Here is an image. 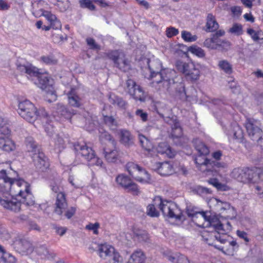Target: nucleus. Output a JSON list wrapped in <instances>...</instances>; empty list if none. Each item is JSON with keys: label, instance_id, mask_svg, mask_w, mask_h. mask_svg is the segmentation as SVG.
Instances as JSON below:
<instances>
[{"label": "nucleus", "instance_id": "nucleus-1", "mask_svg": "<svg viewBox=\"0 0 263 263\" xmlns=\"http://www.w3.org/2000/svg\"><path fill=\"white\" fill-rule=\"evenodd\" d=\"M17 70L22 73H26L27 77L35 81V83L46 93V99L49 102L56 100L57 96L53 87V80L46 74L40 73L39 69L31 64L18 65Z\"/></svg>", "mask_w": 263, "mask_h": 263}, {"label": "nucleus", "instance_id": "nucleus-2", "mask_svg": "<svg viewBox=\"0 0 263 263\" xmlns=\"http://www.w3.org/2000/svg\"><path fill=\"white\" fill-rule=\"evenodd\" d=\"M175 71L170 69H164L156 73L152 79V84L156 89L164 92L176 91L180 94V97H189L185 90L184 85L181 83H176L174 78Z\"/></svg>", "mask_w": 263, "mask_h": 263}, {"label": "nucleus", "instance_id": "nucleus-3", "mask_svg": "<svg viewBox=\"0 0 263 263\" xmlns=\"http://www.w3.org/2000/svg\"><path fill=\"white\" fill-rule=\"evenodd\" d=\"M186 214L197 226L201 228L212 227L215 230H223L222 224L211 211H199L196 208H188Z\"/></svg>", "mask_w": 263, "mask_h": 263}, {"label": "nucleus", "instance_id": "nucleus-4", "mask_svg": "<svg viewBox=\"0 0 263 263\" xmlns=\"http://www.w3.org/2000/svg\"><path fill=\"white\" fill-rule=\"evenodd\" d=\"M9 194L20 204L19 210L15 212L20 211L21 204L27 206H31L34 204L33 196L30 191V185L23 179H20L15 181V183Z\"/></svg>", "mask_w": 263, "mask_h": 263}, {"label": "nucleus", "instance_id": "nucleus-5", "mask_svg": "<svg viewBox=\"0 0 263 263\" xmlns=\"http://www.w3.org/2000/svg\"><path fill=\"white\" fill-rule=\"evenodd\" d=\"M90 250L97 251L100 258L106 260V263H123V258L115 249L107 243L92 242L89 247Z\"/></svg>", "mask_w": 263, "mask_h": 263}, {"label": "nucleus", "instance_id": "nucleus-6", "mask_svg": "<svg viewBox=\"0 0 263 263\" xmlns=\"http://www.w3.org/2000/svg\"><path fill=\"white\" fill-rule=\"evenodd\" d=\"M209 204L211 209L210 211H211L213 215H216L217 216L219 220L222 224L223 230H224V224L220 220L218 216L221 218L232 219L236 215L235 209L229 203L222 201L216 198L211 199Z\"/></svg>", "mask_w": 263, "mask_h": 263}, {"label": "nucleus", "instance_id": "nucleus-7", "mask_svg": "<svg viewBox=\"0 0 263 263\" xmlns=\"http://www.w3.org/2000/svg\"><path fill=\"white\" fill-rule=\"evenodd\" d=\"M74 149L77 156H81L89 162V165L101 166L102 160L96 156L95 151L85 143L77 142L74 144Z\"/></svg>", "mask_w": 263, "mask_h": 263}, {"label": "nucleus", "instance_id": "nucleus-8", "mask_svg": "<svg viewBox=\"0 0 263 263\" xmlns=\"http://www.w3.org/2000/svg\"><path fill=\"white\" fill-rule=\"evenodd\" d=\"M17 112L21 117L30 123L37 118L36 108L28 100L19 102Z\"/></svg>", "mask_w": 263, "mask_h": 263}, {"label": "nucleus", "instance_id": "nucleus-9", "mask_svg": "<svg viewBox=\"0 0 263 263\" xmlns=\"http://www.w3.org/2000/svg\"><path fill=\"white\" fill-rule=\"evenodd\" d=\"M10 170L9 162L0 163V186L6 191H11L15 181L18 180L11 176Z\"/></svg>", "mask_w": 263, "mask_h": 263}, {"label": "nucleus", "instance_id": "nucleus-10", "mask_svg": "<svg viewBox=\"0 0 263 263\" xmlns=\"http://www.w3.org/2000/svg\"><path fill=\"white\" fill-rule=\"evenodd\" d=\"M106 56L113 61L114 66L122 71L126 72L130 68V62L125 54L119 50H111L105 53Z\"/></svg>", "mask_w": 263, "mask_h": 263}, {"label": "nucleus", "instance_id": "nucleus-11", "mask_svg": "<svg viewBox=\"0 0 263 263\" xmlns=\"http://www.w3.org/2000/svg\"><path fill=\"white\" fill-rule=\"evenodd\" d=\"M126 170L135 179L141 183H148L151 178L147 172L138 165L130 162L126 164Z\"/></svg>", "mask_w": 263, "mask_h": 263}, {"label": "nucleus", "instance_id": "nucleus-12", "mask_svg": "<svg viewBox=\"0 0 263 263\" xmlns=\"http://www.w3.org/2000/svg\"><path fill=\"white\" fill-rule=\"evenodd\" d=\"M159 115L166 123L171 126L172 138L174 140L181 138L182 136V130L177 117L172 113L159 114Z\"/></svg>", "mask_w": 263, "mask_h": 263}, {"label": "nucleus", "instance_id": "nucleus-13", "mask_svg": "<svg viewBox=\"0 0 263 263\" xmlns=\"http://www.w3.org/2000/svg\"><path fill=\"white\" fill-rule=\"evenodd\" d=\"M125 90L136 100H139L140 102H144L146 100V93L144 91L141 87L132 79H128L126 81Z\"/></svg>", "mask_w": 263, "mask_h": 263}, {"label": "nucleus", "instance_id": "nucleus-14", "mask_svg": "<svg viewBox=\"0 0 263 263\" xmlns=\"http://www.w3.org/2000/svg\"><path fill=\"white\" fill-rule=\"evenodd\" d=\"M10 191H6L0 186V204L4 208L16 212L20 209V204L17 200L9 194Z\"/></svg>", "mask_w": 263, "mask_h": 263}, {"label": "nucleus", "instance_id": "nucleus-15", "mask_svg": "<svg viewBox=\"0 0 263 263\" xmlns=\"http://www.w3.org/2000/svg\"><path fill=\"white\" fill-rule=\"evenodd\" d=\"M13 249L22 255L30 254L33 251L32 243L24 236H17L13 242Z\"/></svg>", "mask_w": 263, "mask_h": 263}, {"label": "nucleus", "instance_id": "nucleus-16", "mask_svg": "<svg viewBox=\"0 0 263 263\" xmlns=\"http://www.w3.org/2000/svg\"><path fill=\"white\" fill-rule=\"evenodd\" d=\"M160 201L159 208L162 211L164 215L170 218H175L177 220H181L182 215L179 212L176 205L170 203L167 201H163L161 198H159Z\"/></svg>", "mask_w": 263, "mask_h": 263}, {"label": "nucleus", "instance_id": "nucleus-17", "mask_svg": "<svg viewBox=\"0 0 263 263\" xmlns=\"http://www.w3.org/2000/svg\"><path fill=\"white\" fill-rule=\"evenodd\" d=\"M204 157L203 155L198 154V156L195 158V162L198 167L204 165L206 167V169L208 171L217 172L218 169L224 168L226 166V163L224 162L212 161V160L205 158Z\"/></svg>", "mask_w": 263, "mask_h": 263}, {"label": "nucleus", "instance_id": "nucleus-18", "mask_svg": "<svg viewBox=\"0 0 263 263\" xmlns=\"http://www.w3.org/2000/svg\"><path fill=\"white\" fill-rule=\"evenodd\" d=\"M260 126L259 121L251 118L247 119L246 128L249 137L252 140H256L260 136H262L263 133Z\"/></svg>", "mask_w": 263, "mask_h": 263}, {"label": "nucleus", "instance_id": "nucleus-19", "mask_svg": "<svg viewBox=\"0 0 263 263\" xmlns=\"http://www.w3.org/2000/svg\"><path fill=\"white\" fill-rule=\"evenodd\" d=\"M226 236L222 235L219 237L218 241L222 244V246L214 245L215 248L221 251L223 253L230 255L232 254L234 251L238 248L237 243L235 240H231L226 238Z\"/></svg>", "mask_w": 263, "mask_h": 263}, {"label": "nucleus", "instance_id": "nucleus-20", "mask_svg": "<svg viewBox=\"0 0 263 263\" xmlns=\"http://www.w3.org/2000/svg\"><path fill=\"white\" fill-rule=\"evenodd\" d=\"M50 186L52 191L55 193H58L59 192L57 196L55 212L58 215H61L63 211L65 210L67 206L65 194L63 192H60L59 187L57 184H52Z\"/></svg>", "mask_w": 263, "mask_h": 263}, {"label": "nucleus", "instance_id": "nucleus-21", "mask_svg": "<svg viewBox=\"0 0 263 263\" xmlns=\"http://www.w3.org/2000/svg\"><path fill=\"white\" fill-rule=\"evenodd\" d=\"M31 157L34 165L38 171L45 172L48 168L49 163L48 159L42 152L34 153Z\"/></svg>", "mask_w": 263, "mask_h": 263}, {"label": "nucleus", "instance_id": "nucleus-22", "mask_svg": "<svg viewBox=\"0 0 263 263\" xmlns=\"http://www.w3.org/2000/svg\"><path fill=\"white\" fill-rule=\"evenodd\" d=\"M117 183L125 189L137 192L138 191L137 185L133 182L130 178L123 174L118 175L116 179Z\"/></svg>", "mask_w": 263, "mask_h": 263}, {"label": "nucleus", "instance_id": "nucleus-23", "mask_svg": "<svg viewBox=\"0 0 263 263\" xmlns=\"http://www.w3.org/2000/svg\"><path fill=\"white\" fill-rule=\"evenodd\" d=\"M251 173V170L248 167H238L234 168L231 173L233 178L244 183L248 182V176Z\"/></svg>", "mask_w": 263, "mask_h": 263}, {"label": "nucleus", "instance_id": "nucleus-24", "mask_svg": "<svg viewBox=\"0 0 263 263\" xmlns=\"http://www.w3.org/2000/svg\"><path fill=\"white\" fill-rule=\"evenodd\" d=\"M53 114L54 116L63 117L69 119L72 115L75 114L72 110L66 107L61 103H57L53 107Z\"/></svg>", "mask_w": 263, "mask_h": 263}, {"label": "nucleus", "instance_id": "nucleus-25", "mask_svg": "<svg viewBox=\"0 0 263 263\" xmlns=\"http://www.w3.org/2000/svg\"><path fill=\"white\" fill-rule=\"evenodd\" d=\"M118 131L120 137V142L126 147H130L134 144V137L129 131L121 129Z\"/></svg>", "mask_w": 263, "mask_h": 263}, {"label": "nucleus", "instance_id": "nucleus-26", "mask_svg": "<svg viewBox=\"0 0 263 263\" xmlns=\"http://www.w3.org/2000/svg\"><path fill=\"white\" fill-rule=\"evenodd\" d=\"M163 255L173 263H190L187 258L179 253H172L169 251L163 252Z\"/></svg>", "mask_w": 263, "mask_h": 263}, {"label": "nucleus", "instance_id": "nucleus-27", "mask_svg": "<svg viewBox=\"0 0 263 263\" xmlns=\"http://www.w3.org/2000/svg\"><path fill=\"white\" fill-rule=\"evenodd\" d=\"M202 239L210 246H214V241L219 240L220 235L218 231H201Z\"/></svg>", "mask_w": 263, "mask_h": 263}, {"label": "nucleus", "instance_id": "nucleus-28", "mask_svg": "<svg viewBox=\"0 0 263 263\" xmlns=\"http://www.w3.org/2000/svg\"><path fill=\"white\" fill-rule=\"evenodd\" d=\"M156 166L158 173L161 176L171 175L174 172L172 164L168 162L157 163Z\"/></svg>", "mask_w": 263, "mask_h": 263}, {"label": "nucleus", "instance_id": "nucleus-29", "mask_svg": "<svg viewBox=\"0 0 263 263\" xmlns=\"http://www.w3.org/2000/svg\"><path fill=\"white\" fill-rule=\"evenodd\" d=\"M206 32H214L219 28V24L217 22L215 17L212 14L209 13L206 17Z\"/></svg>", "mask_w": 263, "mask_h": 263}, {"label": "nucleus", "instance_id": "nucleus-30", "mask_svg": "<svg viewBox=\"0 0 263 263\" xmlns=\"http://www.w3.org/2000/svg\"><path fill=\"white\" fill-rule=\"evenodd\" d=\"M157 151L158 153L165 154L170 158H173L175 155V152L166 142L160 143L157 148Z\"/></svg>", "mask_w": 263, "mask_h": 263}, {"label": "nucleus", "instance_id": "nucleus-31", "mask_svg": "<svg viewBox=\"0 0 263 263\" xmlns=\"http://www.w3.org/2000/svg\"><path fill=\"white\" fill-rule=\"evenodd\" d=\"M148 66L151 73L150 77L152 79L154 78L156 73L163 70L161 69L162 64L158 60L149 61Z\"/></svg>", "mask_w": 263, "mask_h": 263}, {"label": "nucleus", "instance_id": "nucleus-32", "mask_svg": "<svg viewBox=\"0 0 263 263\" xmlns=\"http://www.w3.org/2000/svg\"><path fill=\"white\" fill-rule=\"evenodd\" d=\"M108 100L110 103L114 105H117L118 107L125 109L128 106L127 102L123 98L116 96L114 94L109 95Z\"/></svg>", "mask_w": 263, "mask_h": 263}, {"label": "nucleus", "instance_id": "nucleus-33", "mask_svg": "<svg viewBox=\"0 0 263 263\" xmlns=\"http://www.w3.org/2000/svg\"><path fill=\"white\" fill-rule=\"evenodd\" d=\"M194 146L200 155L205 156L209 154L210 151L207 146L199 139H195L193 140Z\"/></svg>", "mask_w": 263, "mask_h": 263}, {"label": "nucleus", "instance_id": "nucleus-34", "mask_svg": "<svg viewBox=\"0 0 263 263\" xmlns=\"http://www.w3.org/2000/svg\"><path fill=\"white\" fill-rule=\"evenodd\" d=\"M250 173L248 176V183H257L259 181L263 180V171L259 168L251 169Z\"/></svg>", "mask_w": 263, "mask_h": 263}, {"label": "nucleus", "instance_id": "nucleus-35", "mask_svg": "<svg viewBox=\"0 0 263 263\" xmlns=\"http://www.w3.org/2000/svg\"><path fill=\"white\" fill-rule=\"evenodd\" d=\"M132 237L135 241L151 243V240L146 231H132Z\"/></svg>", "mask_w": 263, "mask_h": 263}, {"label": "nucleus", "instance_id": "nucleus-36", "mask_svg": "<svg viewBox=\"0 0 263 263\" xmlns=\"http://www.w3.org/2000/svg\"><path fill=\"white\" fill-rule=\"evenodd\" d=\"M15 258L7 253L4 247L0 245V263H15Z\"/></svg>", "mask_w": 263, "mask_h": 263}, {"label": "nucleus", "instance_id": "nucleus-37", "mask_svg": "<svg viewBox=\"0 0 263 263\" xmlns=\"http://www.w3.org/2000/svg\"><path fill=\"white\" fill-rule=\"evenodd\" d=\"M194 65L193 63H186L181 61H178L176 63L178 70L182 72L185 77L189 74V70L193 68Z\"/></svg>", "mask_w": 263, "mask_h": 263}, {"label": "nucleus", "instance_id": "nucleus-38", "mask_svg": "<svg viewBox=\"0 0 263 263\" xmlns=\"http://www.w3.org/2000/svg\"><path fill=\"white\" fill-rule=\"evenodd\" d=\"M0 148L4 151L9 152L15 149V144L8 138L0 137Z\"/></svg>", "mask_w": 263, "mask_h": 263}, {"label": "nucleus", "instance_id": "nucleus-39", "mask_svg": "<svg viewBox=\"0 0 263 263\" xmlns=\"http://www.w3.org/2000/svg\"><path fill=\"white\" fill-rule=\"evenodd\" d=\"M103 151L104 157L108 162H116L118 159L119 153L115 147L111 151H108L104 148Z\"/></svg>", "mask_w": 263, "mask_h": 263}, {"label": "nucleus", "instance_id": "nucleus-40", "mask_svg": "<svg viewBox=\"0 0 263 263\" xmlns=\"http://www.w3.org/2000/svg\"><path fill=\"white\" fill-rule=\"evenodd\" d=\"M25 142L28 151L32 153V155L34 153L41 152L39 146L36 143L32 137H27Z\"/></svg>", "mask_w": 263, "mask_h": 263}, {"label": "nucleus", "instance_id": "nucleus-41", "mask_svg": "<svg viewBox=\"0 0 263 263\" xmlns=\"http://www.w3.org/2000/svg\"><path fill=\"white\" fill-rule=\"evenodd\" d=\"M145 257L142 251L137 250L130 256L128 263H144Z\"/></svg>", "mask_w": 263, "mask_h": 263}, {"label": "nucleus", "instance_id": "nucleus-42", "mask_svg": "<svg viewBox=\"0 0 263 263\" xmlns=\"http://www.w3.org/2000/svg\"><path fill=\"white\" fill-rule=\"evenodd\" d=\"M69 104L73 107H79L81 105L80 99L73 89L67 94Z\"/></svg>", "mask_w": 263, "mask_h": 263}, {"label": "nucleus", "instance_id": "nucleus-43", "mask_svg": "<svg viewBox=\"0 0 263 263\" xmlns=\"http://www.w3.org/2000/svg\"><path fill=\"white\" fill-rule=\"evenodd\" d=\"M99 133V139L101 142H104L108 141L113 146H115L116 145V141L107 132L102 129L101 130H100Z\"/></svg>", "mask_w": 263, "mask_h": 263}, {"label": "nucleus", "instance_id": "nucleus-44", "mask_svg": "<svg viewBox=\"0 0 263 263\" xmlns=\"http://www.w3.org/2000/svg\"><path fill=\"white\" fill-rule=\"evenodd\" d=\"M218 66L226 74H230L233 72L232 65L226 60L219 61Z\"/></svg>", "mask_w": 263, "mask_h": 263}, {"label": "nucleus", "instance_id": "nucleus-45", "mask_svg": "<svg viewBox=\"0 0 263 263\" xmlns=\"http://www.w3.org/2000/svg\"><path fill=\"white\" fill-rule=\"evenodd\" d=\"M103 120L106 125H107L110 130L115 131L117 130L118 126V123L113 116H105Z\"/></svg>", "mask_w": 263, "mask_h": 263}, {"label": "nucleus", "instance_id": "nucleus-46", "mask_svg": "<svg viewBox=\"0 0 263 263\" xmlns=\"http://www.w3.org/2000/svg\"><path fill=\"white\" fill-rule=\"evenodd\" d=\"M7 121L0 117V133L5 136L10 135L11 130L7 126Z\"/></svg>", "mask_w": 263, "mask_h": 263}, {"label": "nucleus", "instance_id": "nucleus-47", "mask_svg": "<svg viewBox=\"0 0 263 263\" xmlns=\"http://www.w3.org/2000/svg\"><path fill=\"white\" fill-rule=\"evenodd\" d=\"M192 72L185 77L187 80L191 81H195L199 78L200 71L198 68L195 67V65L193 66V68L192 69Z\"/></svg>", "mask_w": 263, "mask_h": 263}, {"label": "nucleus", "instance_id": "nucleus-48", "mask_svg": "<svg viewBox=\"0 0 263 263\" xmlns=\"http://www.w3.org/2000/svg\"><path fill=\"white\" fill-rule=\"evenodd\" d=\"M139 139L141 146L146 151H149L151 148V143L148 139L142 135H139Z\"/></svg>", "mask_w": 263, "mask_h": 263}, {"label": "nucleus", "instance_id": "nucleus-49", "mask_svg": "<svg viewBox=\"0 0 263 263\" xmlns=\"http://www.w3.org/2000/svg\"><path fill=\"white\" fill-rule=\"evenodd\" d=\"M41 59L43 63L48 65H55L58 63V60L52 55L42 56Z\"/></svg>", "mask_w": 263, "mask_h": 263}, {"label": "nucleus", "instance_id": "nucleus-50", "mask_svg": "<svg viewBox=\"0 0 263 263\" xmlns=\"http://www.w3.org/2000/svg\"><path fill=\"white\" fill-rule=\"evenodd\" d=\"M229 32L236 35H240L242 34V27L239 24H234L232 27L229 29Z\"/></svg>", "mask_w": 263, "mask_h": 263}, {"label": "nucleus", "instance_id": "nucleus-51", "mask_svg": "<svg viewBox=\"0 0 263 263\" xmlns=\"http://www.w3.org/2000/svg\"><path fill=\"white\" fill-rule=\"evenodd\" d=\"M231 44L229 42L226 40H219L217 41L216 47L217 50L221 51L228 50L230 48Z\"/></svg>", "mask_w": 263, "mask_h": 263}, {"label": "nucleus", "instance_id": "nucleus-52", "mask_svg": "<svg viewBox=\"0 0 263 263\" xmlns=\"http://www.w3.org/2000/svg\"><path fill=\"white\" fill-rule=\"evenodd\" d=\"M217 41H216L214 37L212 36L211 38H208L204 41V45L210 49H216L217 48Z\"/></svg>", "mask_w": 263, "mask_h": 263}, {"label": "nucleus", "instance_id": "nucleus-53", "mask_svg": "<svg viewBox=\"0 0 263 263\" xmlns=\"http://www.w3.org/2000/svg\"><path fill=\"white\" fill-rule=\"evenodd\" d=\"M80 7L82 8H87L90 10H95L96 7L90 0H79Z\"/></svg>", "mask_w": 263, "mask_h": 263}, {"label": "nucleus", "instance_id": "nucleus-54", "mask_svg": "<svg viewBox=\"0 0 263 263\" xmlns=\"http://www.w3.org/2000/svg\"><path fill=\"white\" fill-rule=\"evenodd\" d=\"M189 51L200 58L203 57L205 55L204 50L197 46L190 47Z\"/></svg>", "mask_w": 263, "mask_h": 263}, {"label": "nucleus", "instance_id": "nucleus-55", "mask_svg": "<svg viewBox=\"0 0 263 263\" xmlns=\"http://www.w3.org/2000/svg\"><path fill=\"white\" fill-rule=\"evenodd\" d=\"M181 35L182 39L186 42H194L197 39V36L196 35H192L190 32L186 31H183L181 33Z\"/></svg>", "mask_w": 263, "mask_h": 263}, {"label": "nucleus", "instance_id": "nucleus-56", "mask_svg": "<svg viewBox=\"0 0 263 263\" xmlns=\"http://www.w3.org/2000/svg\"><path fill=\"white\" fill-rule=\"evenodd\" d=\"M208 182L210 184H212L214 186L216 187L218 190H226L227 186L220 183L217 179H211L209 180Z\"/></svg>", "mask_w": 263, "mask_h": 263}, {"label": "nucleus", "instance_id": "nucleus-57", "mask_svg": "<svg viewBox=\"0 0 263 263\" xmlns=\"http://www.w3.org/2000/svg\"><path fill=\"white\" fill-rule=\"evenodd\" d=\"M58 6L62 12L66 11L70 7V2L68 0H57Z\"/></svg>", "mask_w": 263, "mask_h": 263}, {"label": "nucleus", "instance_id": "nucleus-58", "mask_svg": "<svg viewBox=\"0 0 263 263\" xmlns=\"http://www.w3.org/2000/svg\"><path fill=\"white\" fill-rule=\"evenodd\" d=\"M147 214L151 217H158L159 212L156 210L153 204H149L147 207Z\"/></svg>", "mask_w": 263, "mask_h": 263}, {"label": "nucleus", "instance_id": "nucleus-59", "mask_svg": "<svg viewBox=\"0 0 263 263\" xmlns=\"http://www.w3.org/2000/svg\"><path fill=\"white\" fill-rule=\"evenodd\" d=\"M247 32L254 41H257L260 39V32H256L253 29L249 28L247 29Z\"/></svg>", "mask_w": 263, "mask_h": 263}, {"label": "nucleus", "instance_id": "nucleus-60", "mask_svg": "<svg viewBox=\"0 0 263 263\" xmlns=\"http://www.w3.org/2000/svg\"><path fill=\"white\" fill-rule=\"evenodd\" d=\"M86 42L87 45L89 46L91 49H96V50H100V46L98 45L95 40L91 37H88L86 39Z\"/></svg>", "mask_w": 263, "mask_h": 263}, {"label": "nucleus", "instance_id": "nucleus-61", "mask_svg": "<svg viewBox=\"0 0 263 263\" xmlns=\"http://www.w3.org/2000/svg\"><path fill=\"white\" fill-rule=\"evenodd\" d=\"M38 251L47 258H53L54 256V255L53 253H50L49 251L44 246L41 247Z\"/></svg>", "mask_w": 263, "mask_h": 263}, {"label": "nucleus", "instance_id": "nucleus-62", "mask_svg": "<svg viewBox=\"0 0 263 263\" xmlns=\"http://www.w3.org/2000/svg\"><path fill=\"white\" fill-rule=\"evenodd\" d=\"M178 33V30L173 27L167 28L166 31V35L168 37H172L173 36L176 35Z\"/></svg>", "mask_w": 263, "mask_h": 263}, {"label": "nucleus", "instance_id": "nucleus-63", "mask_svg": "<svg viewBox=\"0 0 263 263\" xmlns=\"http://www.w3.org/2000/svg\"><path fill=\"white\" fill-rule=\"evenodd\" d=\"M196 192L199 195H206L211 193V191L209 188L198 186L196 188Z\"/></svg>", "mask_w": 263, "mask_h": 263}, {"label": "nucleus", "instance_id": "nucleus-64", "mask_svg": "<svg viewBox=\"0 0 263 263\" xmlns=\"http://www.w3.org/2000/svg\"><path fill=\"white\" fill-rule=\"evenodd\" d=\"M50 27L51 28H52L54 30H60L62 28V25L60 21L57 20L56 18L55 20H53V21H51Z\"/></svg>", "mask_w": 263, "mask_h": 263}]
</instances>
